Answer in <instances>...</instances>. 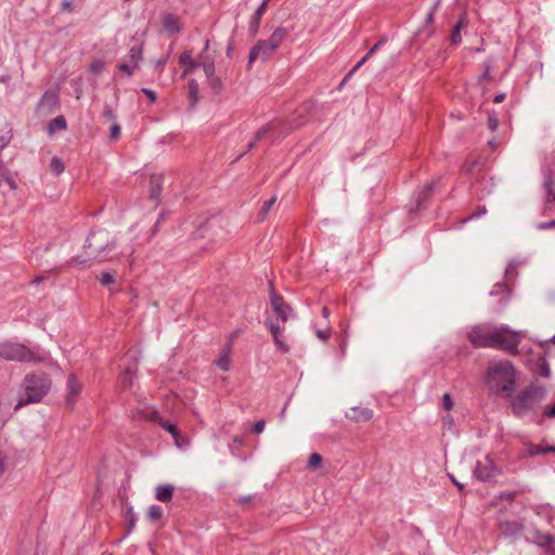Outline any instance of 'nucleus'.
<instances>
[{
    "instance_id": "nucleus-1",
    "label": "nucleus",
    "mask_w": 555,
    "mask_h": 555,
    "mask_svg": "<svg viewBox=\"0 0 555 555\" xmlns=\"http://www.w3.org/2000/svg\"><path fill=\"white\" fill-rule=\"evenodd\" d=\"M115 237L104 229L92 230L83 245V254L73 259V262L87 266L91 260L105 261L116 249Z\"/></svg>"
},
{
    "instance_id": "nucleus-2",
    "label": "nucleus",
    "mask_w": 555,
    "mask_h": 555,
    "mask_svg": "<svg viewBox=\"0 0 555 555\" xmlns=\"http://www.w3.org/2000/svg\"><path fill=\"white\" fill-rule=\"evenodd\" d=\"M547 390L544 386L531 383L516 393L509 402L514 416L521 418L534 411L546 398Z\"/></svg>"
},
{
    "instance_id": "nucleus-3",
    "label": "nucleus",
    "mask_w": 555,
    "mask_h": 555,
    "mask_svg": "<svg viewBox=\"0 0 555 555\" xmlns=\"http://www.w3.org/2000/svg\"><path fill=\"white\" fill-rule=\"evenodd\" d=\"M50 389L51 379L48 374H27L23 379L20 399L14 410H18L29 403L40 402Z\"/></svg>"
},
{
    "instance_id": "nucleus-4",
    "label": "nucleus",
    "mask_w": 555,
    "mask_h": 555,
    "mask_svg": "<svg viewBox=\"0 0 555 555\" xmlns=\"http://www.w3.org/2000/svg\"><path fill=\"white\" fill-rule=\"evenodd\" d=\"M522 337L524 334L521 332L513 331L507 325L492 326L490 348L504 350L512 356H517L519 353L518 346Z\"/></svg>"
},
{
    "instance_id": "nucleus-5",
    "label": "nucleus",
    "mask_w": 555,
    "mask_h": 555,
    "mask_svg": "<svg viewBox=\"0 0 555 555\" xmlns=\"http://www.w3.org/2000/svg\"><path fill=\"white\" fill-rule=\"evenodd\" d=\"M0 357L9 361L36 362L39 360L33 350L17 343L0 344Z\"/></svg>"
},
{
    "instance_id": "nucleus-6",
    "label": "nucleus",
    "mask_w": 555,
    "mask_h": 555,
    "mask_svg": "<svg viewBox=\"0 0 555 555\" xmlns=\"http://www.w3.org/2000/svg\"><path fill=\"white\" fill-rule=\"evenodd\" d=\"M142 59L143 43L138 42L132 46L128 53L120 60V62L117 64V68L128 77H131L134 73V69L139 67Z\"/></svg>"
},
{
    "instance_id": "nucleus-7",
    "label": "nucleus",
    "mask_w": 555,
    "mask_h": 555,
    "mask_svg": "<svg viewBox=\"0 0 555 555\" xmlns=\"http://www.w3.org/2000/svg\"><path fill=\"white\" fill-rule=\"evenodd\" d=\"M499 474L500 469L489 456H486L483 461H478L473 472V476L482 482L492 481Z\"/></svg>"
},
{
    "instance_id": "nucleus-8",
    "label": "nucleus",
    "mask_w": 555,
    "mask_h": 555,
    "mask_svg": "<svg viewBox=\"0 0 555 555\" xmlns=\"http://www.w3.org/2000/svg\"><path fill=\"white\" fill-rule=\"evenodd\" d=\"M270 304L275 314L276 321L286 322L289 318L293 317V309L288 304L284 301L282 296L274 292L272 285L270 293Z\"/></svg>"
},
{
    "instance_id": "nucleus-9",
    "label": "nucleus",
    "mask_w": 555,
    "mask_h": 555,
    "mask_svg": "<svg viewBox=\"0 0 555 555\" xmlns=\"http://www.w3.org/2000/svg\"><path fill=\"white\" fill-rule=\"evenodd\" d=\"M492 326H475L468 333L467 338L475 348H485L491 346Z\"/></svg>"
},
{
    "instance_id": "nucleus-10",
    "label": "nucleus",
    "mask_w": 555,
    "mask_h": 555,
    "mask_svg": "<svg viewBox=\"0 0 555 555\" xmlns=\"http://www.w3.org/2000/svg\"><path fill=\"white\" fill-rule=\"evenodd\" d=\"M60 105V95L56 90H47L37 104V113L49 115Z\"/></svg>"
},
{
    "instance_id": "nucleus-11",
    "label": "nucleus",
    "mask_w": 555,
    "mask_h": 555,
    "mask_svg": "<svg viewBox=\"0 0 555 555\" xmlns=\"http://www.w3.org/2000/svg\"><path fill=\"white\" fill-rule=\"evenodd\" d=\"M276 50L269 44L266 40H258L256 44L250 49L248 55V64L251 65L257 60L266 62L269 60Z\"/></svg>"
},
{
    "instance_id": "nucleus-12",
    "label": "nucleus",
    "mask_w": 555,
    "mask_h": 555,
    "mask_svg": "<svg viewBox=\"0 0 555 555\" xmlns=\"http://www.w3.org/2000/svg\"><path fill=\"white\" fill-rule=\"evenodd\" d=\"M440 183V179L434 180L427 183L422 190H420L415 197V207L413 211L420 212L427 207V202L436 191L438 184Z\"/></svg>"
},
{
    "instance_id": "nucleus-13",
    "label": "nucleus",
    "mask_w": 555,
    "mask_h": 555,
    "mask_svg": "<svg viewBox=\"0 0 555 555\" xmlns=\"http://www.w3.org/2000/svg\"><path fill=\"white\" fill-rule=\"evenodd\" d=\"M438 3H436L427 13L424 25L417 29L414 34V38L417 41H426L435 34L434 16L437 10Z\"/></svg>"
},
{
    "instance_id": "nucleus-14",
    "label": "nucleus",
    "mask_w": 555,
    "mask_h": 555,
    "mask_svg": "<svg viewBox=\"0 0 555 555\" xmlns=\"http://www.w3.org/2000/svg\"><path fill=\"white\" fill-rule=\"evenodd\" d=\"M264 324L269 328L270 333L272 334L274 344L278 347V349L280 351H282L283 353L288 352L289 351L288 345L281 338V333H282L283 328L271 319H267L264 321Z\"/></svg>"
},
{
    "instance_id": "nucleus-15",
    "label": "nucleus",
    "mask_w": 555,
    "mask_h": 555,
    "mask_svg": "<svg viewBox=\"0 0 555 555\" xmlns=\"http://www.w3.org/2000/svg\"><path fill=\"white\" fill-rule=\"evenodd\" d=\"M489 295L491 297L501 296L498 301V309L502 310L505 305L507 304L509 296H511V288L508 287L507 283L505 282H498L493 285L492 289L490 291Z\"/></svg>"
},
{
    "instance_id": "nucleus-16",
    "label": "nucleus",
    "mask_w": 555,
    "mask_h": 555,
    "mask_svg": "<svg viewBox=\"0 0 555 555\" xmlns=\"http://www.w3.org/2000/svg\"><path fill=\"white\" fill-rule=\"evenodd\" d=\"M489 374L493 376H500L505 379L514 376L515 371L513 364L509 361H501L490 366Z\"/></svg>"
},
{
    "instance_id": "nucleus-17",
    "label": "nucleus",
    "mask_w": 555,
    "mask_h": 555,
    "mask_svg": "<svg viewBox=\"0 0 555 555\" xmlns=\"http://www.w3.org/2000/svg\"><path fill=\"white\" fill-rule=\"evenodd\" d=\"M164 29L171 34L177 35L181 31L180 17L172 13H165L162 18Z\"/></svg>"
},
{
    "instance_id": "nucleus-18",
    "label": "nucleus",
    "mask_w": 555,
    "mask_h": 555,
    "mask_svg": "<svg viewBox=\"0 0 555 555\" xmlns=\"http://www.w3.org/2000/svg\"><path fill=\"white\" fill-rule=\"evenodd\" d=\"M66 386H67L66 405H67V408L73 409L76 398L80 393V386H79L75 375L68 376Z\"/></svg>"
},
{
    "instance_id": "nucleus-19",
    "label": "nucleus",
    "mask_w": 555,
    "mask_h": 555,
    "mask_svg": "<svg viewBox=\"0 0 555 555\" xmlns=\"http://www.w3.org/2000/svg\"><path fill=\"white\" fill-rule=\"evenodd\" d=\"M373 410L364 406H353L346 413V417L354 422H367L373 417Z\"/></svg>"
},
{
    "instance_id": "nucleus-20",
    "label": "nucleus",
    "mask_w": 555,
    "mask_h": 555,
    "mask_svg": "<svg viewBox=\"0 0 555 555\" xmlns=\"http://www.w3.org/2000/svg\"><path fill=\"white\" fill-rule=\"evenodd\" d=\"M164 184V176L158 173H153L150 178V198L159 202L160 194Z\"/></svg>"
},
{
    "instance_id": "nucleus-21",
    "label": "nucleus",
    "mask_w": 555,
    "mask_h": 555,
    "mask_svg": "<svg viewBox=\"0 0 555 555\" xmlns=\"http://www.w3.org/2000/svg\"><path fill=\"white\" fill-rule=\"evenodd\" d=\"M266 2H261V4L257 8V10L251 15V18L249 21L248 31L251 37H255L260 27V21L263 14L266 13Z\"/></svg>"
},
{
    "instance_id": "nucleus-22",
    "label": "nucleus",
    "mask_w": 555,
    "mask_h": 555,
    "mask_svg": "<svg viewBox=\"0 0 555 555\" xmlns=\"http://www.w3.org/2000/svg\"><path fill=\"white\" fill-rule=\"evenodd\" d=\"M532 371L533 374L538 377L548 378L551 376V367L547 360L545 359V356H538Z\"/></svg>"
},
{
    "instance_id": "nucleus-23",
    "label": "nucleus",
    "mask_w": 555,
    "mask_h": 555,
    "mask_svg": "<svg viewBox=\"0 0 555 555\" xmlns=\"http://www.w3.org/2000/svg\"><path fill=\"white\" fill-rule=\"evenodd\" d=\"M188 101L190 109H194L199 101V86L195 79L188 82Z\"/></svg>"
},
{
    "instance_id": "nucleus-24",
    "label": "nucleus",
    "mask_w": 555,
    "mask_h": 555,
    "mask_svg": "<svg viewBox=\"0 0 555 555\" xmlns=\"http://www.w3.org/2000/svg\"><path fill=\"white\" fill-rule=\"evenodd\" d=\"M543 186L546 192V203L555 202V179L553 177V172L547 170L544 172V181Z\"/></svg>"
},
{
    "instance_id": "nucleus-25",
    "label": "nucleus",
    "mask_w": 555,
    "mask_h": 555,
    "mask_svg": "<svg viewBox=\"0 0 555 555\" xmlns=\"http://www.w3.org/2000/svg\"><path fill=\"white\" fill-rule=\"evenodd\" d=\"M173 486L169 483L158 485L155 488V498L159 502L167 503L172 500L173 496Z\"/></svg>"
},
{
    "instance_id": "nucleus-26",
    "label": "nucleus",
    "mask_w": 555,
    "mask_h": 555,
    "mask_svg": "<svg viewBox=\"0 0 555 555\" xmlns=\"http://www.w3.org/2000/svg\"><path fill=\"white\" fill-rule=\"evenodd\" d=\"M287 36V28L278 27L266 41H268L269 44L276 50Z\"/></svg>"
},
{
    "instance_id": "nucleus-27",
    "label": "nucleus",
    "mask_w": 555,
    "mask_h": 555,
    "mask_svg": "<svg viewBox=\"0 0 555 555\" xmlns=\"http://www.w3.org/2000/svg\"><path fill=\"white\" fill-rule=\"evenodd\" d=\"M179 63L180 65L185 67L183 76L192 73L198 66V63L192 59V54L190 51H184L180 54Z\"/></svg>"
},
{
    "instance_id": "nucleus-28",
    "label": "nucleus",
    "mask_w": 555,
    "mask_h": 555,
    "mask_svg": "<svg viewBox=\"0 0 555 555\" xmlns=\"http://www.w3.org/2000/svg\"><path fill=\"white\" fill-rule=\"evenodd\" d=\"M134 373V369L127 366L125 371L119 374L118 383L122 389H128L132 386Z\"/></svg>"
},
{
    "instance_id": "nucleus-29",
    "label": "nucleus",
    "mask_w": 555,
    "mask_h": 555,
    "mask_svg": "<svg viewBox=\"0 0 555 555\" xmlns=\"http://www.w3.org/2000/svg\"><path fill=\"white\" fill-rule=\"evenodd\" d=\"M67 128V121L63 115H59L51 119L47 126V131L50 135L54 134L59 130H65Z\"/></svg>"
},
{
    "instance_id": "nucleus-30",
    "label": "nucleus",
    "mask_w": 555,
    "mask_h": 555,
    "mask_svg": "<svg viewBox=\"0 0 555 555\" xmlns=\"http://www.w3.org/2000/svg\"><path fill=\"white\" fill-rule=\"evenodd\" d=\"M527 451L528 453L531 455V456H535V455H545L547 453H555V446H547V447H542V446H539V444H534L532 442H529L527 444Z\"/></svg>"
},
{
    "instance_id": "nucleus-31",
    "label": "nucleus",
    "mask_w": 555,
    "mask_h": 555,
    "mask_svg": "<svg viewBox=\"0 0 555 555\" xmlns=\"http://www.w3.org/2000/svg\"><path fill=\"white\" fill-rule=\"evenodd\" d=\"M500 529L506 535H516L522 530V526L517 521H504L501 522Z\"/></svg>"
},
{
    "instance_id": "nucleus-32",
    "label": "nucleus",
    "mask_w": 555,
    "mask_h": 555,
    "mask_svg": "<svg viewBox=\"0 0 555 555\" xmlns=\"http://www.w3.org/2000/svg\"><path fill=\"white\" fill-rule=\"evenodd\" d=\"M515 383H516V380H515V375H514L512 377L505 378V383L499 387V391L504 392L505 398L508 399L509 402L512 401V398L515 396V395H513Z\"/></svg>"
},
{
    "instance_id": "nucleus-33",
    "label": "nucleus",
    "mask_w": 555,
    "mask_h": 555,
    "mask_svg": "<svg viewBox=\"0 0 555 555\" xmlns=\"http://www.w3.org/2000/svg\"><path fill=\"white\" fill-rule=\"evenodd\" d=\"M276 203V196H272L270 199L266 201L259 211L258 221H263L273 205Z\"/></svg>"
},
{
    "instance_id": "nucleus-34",
    "label": "nucleus",
    "mask_w": 555,
    "mask_h": 555,
    "mask_svg": "<svg viewBox=\"0 0 555 555\" xmlns=\"http://www.w3.org/2000/svg\"><path fill=\"white\" fill-rule=\"evenodd\" d=\"M124 516L128 522L127 533H130L133 530V528L135 527V522H137V516H135V513L133 512V508L131 506H128L125 509Z\"/></svg>"
},
{
    "instance_id": "nucleus-35",
    "label": "nucleus",
    "mask_w": 555,
    "mask_h": 555,
    "mask_svg": "<svg viewBox=\"0 0 555 555\" xmlns=\"http://www.w3.org/2000/svg\"><path fill=\"white\" fill-rule=\"evenodd\" d=\"M163 517V508L162 506L159 505H151L147 509V518L153 521V522H156L158 520H160V518Z\"/></svg>"
},
{
    "instance_id": "nucleus-36",
    "label": "nucleus",
    "mask_w": 555,
    "mask_h": 555,
    "mask_svg": "<svg viewBox=\"0 0 555 555\" xmlns=\"http://www.w3.org/2000/svg\"><path fill=\"white\" fill-rule=\"evenodd\" d=\"M50 169L55 176H60L65 169L63 160L56 156L52 157L50 162Z\"/></svg>"
},
{
    "instance_id": "nucleus-37",
    "label": "nucleus",
    "mask_w": 555,
    "mask_h": 555,
    "mask_svg": "<svg viewBox=\"0 0 555 555\" xmlns=\"http://www.w3.org/2000/svg\"><path fill=\"white\" fill-rule=\"evenodd\" d=\"M269 130H270L269 125L260 128L256 132L254 140L247 144L246 150L250 151L256 145V143L259 142L269 132Z\"/></svg>"
},
{
    "instance_id": "nucleus-38",
    "label": "nucleus",
    "mask_w": 555,
    "mask_h": 555,
    "mask_svg": "<svg viewBox=\"0 0 555 555\" xmlns=\"http://www.w3.org/2000/svg\"><path fill=\"white\" fill-rule=\"evenodd\" d=\"M555 539L550 533H539L537 535V543L541 546H548V548L552 547V544H554Z\"/></svg>"
},
{
    "instance_id": "nucleus-39",
    "label": "nucleus",
    "mask_w": 555,
    "mask_h": 555,
    "mask_svg": "<svg viewBox=\"0 0 555 555\" xmlns=\"http://www.w3.org/2000/svg\"><path fill=\"white\" fill-rule=\"evenodd\" d=\"M539 344L544 348L545 354L555 357V335L551 339L540 341Z\"/></svg>"
},
{
    "instance_id": "nucleus-40",
    "label": "nucleus",
    "mask_w": 555,
    "mask_h": 555,
    "mask_svg": "<svg viewBox=\"0 0 555 555\" xmlns=\"http://www.w3.org/2000/svg\"><path fill=\"white\" fill-rule=\"evenodd\" d=\"M98 280L103 286H108L115 282V273L109 271H103L99 275Z\"/></svg>"
},
{
    "instance_id": "nucleus-41",
    "label": "nucleus",
    "mask_w": 555,
    "mask_h": 555,
    "mask_svg": "<svg viewBox=\"0 0 555 555\" xmlns=\"http://www.w3.org/2000/svg\"><path fill=\"white\" fill-rule=\"evenodd\" d=\"M208 85L215 94H219L223 89V82H222L221 78H219L217 76L209 79Z\"/></svg>"
},
{
    "instance_id": "nucleus-42",
    "label": "nucleus",
    "mask_w": 555,
    "mask_h": 555,
    "mask_svg": "<svg viewBox=\"0 0 555 555\" xmlns=\"http://www.w3.org/2000/svg\"><path fill=\"white\" fill-rule=\"evenodd\" d=\"M461 31H462V29L459 26H455V25L453 26L452 31L450 34V38H449L451 44L457 46L462 42Z\"/></svg>"
},
{
    "instance_id": "nucleus-43",
    "label": "nucleus",
    "mask_w": 555,
    "mask_h": 555,
    "mask_svg": "<svg viewBox=\"0 0 555 555\" xmlns=\"http://www.w3.org/2000/svg\"><path fill=\"white\" fill-rule=\"evenodd\" d=\"M143 418L155 423L157 425H160V423L164 421V417L159 414L158 411H152L151 413H144Z\"/></svg>"
},
{
    "instance_id": "nucleus-44",
    "label": "nucleus",
    "mask_w": 555,
    "mask_h": 555,
    "mask_svg": "<svg viewBox=\"0 0 555 555\" xmlns=\"http://www.w3.org/2000/svg\"><path fill=\"white\" fill-rule=\"evenodd\" d=\"M322 460L319 453H312L308 460V467L311 469L318 468L322 464Z\"/></svg>"
},
{
    "instance_id": "nucleus-45",
    "label": "nucleus",
    "mask_w": 555,
    "mask_h": 555,
    "mask_svg": "<svg viewBox=\"0 0 555 555\" xmlns=\"http://www.w3.org/2000/svg\"><path fill=\"white\" fill-rule=\"evenodd\" d=\"M203 69H204V73H205V76H206L207 80L216 77L215 76V62L214 61H206L204 66H203Z\"/></svg>"
},
{
    "instance_id": "nucleus-46",
    "label": "nucleus",
    "mask_w": 555,
    "mask_h": 555,
    "mask_svg": "<svg viewBox=\"0 0 555 555\" xmlns=\"http://www.w3.org/2000/svg\"><path fill=\"white\" fill-rule=\"evenodd\" d=\"M217 366L222 371H229L230 369V359L227 354H221L216 361Z\"/></svg>"
},
{
    "instance_id": "nucleus-47",
    "label": "nucleus",
    "mask_w": 555,
    "mask_h": 555,
    "mask_svg": "<svg viewBox=\"0 0 555 555\" xmlns=\"http://www.w3.org/2000/svg\"><path fill=\"white\" fill-rule=\"evenodd\" d=\"M170 435L172 436V438L175 440V444L178 448H182L183 446H185L188 443V441L182 437V435H181L180 430L178 429V427Z\"/></svg>"
},
{
    "instance_id": "nucleus-48",
    "label": "nucleus",
    "mask_w": 555,
    "mask_h": 555,
    "mask_svg": "<svg viewBox=\"0 0 555 555\" xmlns=\"http://www.w3.org/2000/svg\"><path fill=\"white\" fill-rule=\"evenodd\" d=\"M486 214H487L486 206H483V205L482 206H478L473 214H470L467 218H465L464 222H467V221L474 220V219H478V218H480L481 216H483Z\"/></svg>"
},
{
    "instance_id": "nucleus-49",
    "label": "nucleus",
    "mask_w": 555,
    "mask_h": 555,
    "mask_svg": "<svg viewBox=\"0 0 555 555\" xmlns=\"http://www.w3.org/2000/svg\"><path fill=\"white\" fill-rule=\"evenodd\" d=\"M257 499V495H242V496H238L236 498L234 501L238 504V505H242V506H245L247 504H250L253 502H255Z\"/></svg>"
},
{
    "instance_id": "nucleus-50",
    "label": "nucleus",
    "mask_w": 555,
    "mask_h": 555,
    "mask_svg": "<svg viewBox=\"0 0 555 555\" xmlns=\"http://www.w3.org/2000/svg\"><path fill=\"white\" fill-rule=\"evenodd\" d=\"M102 116L104 119H106L107 121H114L116 122V114L115 112L113 111V108L109 106V105H105L104 106V109H103V113H102Z\"/></svg>"
},
{
    "instance_id": "nucleus-51",
    "label": "nucleus",
    "mask_w": 555,
    "mask_h": 555,
    "mask_svg": "<svg viewBox=\"0 0 555 555\" xmlns=\"http://www.w3.org/2000/svg\"><path fill=\"white\" fill-rule=\"evenodd\" d=\"M483 66H485L483 73L478 78V82L479 83L485 81V80H490L491 79V76H490L491 61L485 62Z\"/></svg>"
},
{
    "instance_id": "nucleus-52",
    "label": "nucleus",
    "mask_w": 555,
    "mask_h": 555,
    "mask_svg": "<svg viewBox=\"0 0 555 555\" xmlns=\"http://www.w3.org/2000/svg\"><path fill=\"white\" fill-rule=\"evenodd\" d=\"M12 138V130L7 131L5 133H0V151L11 142Z\"/></svg>"
},
{
    "instance_id": "nucleus-53",
    "label": "nucleus",
    "mask_w": 555,
    "mask_h": 555,
    "mask_svg": "<svg viewBox=\"0 0 555 555\" xmlns=\"http://www.w3.org/2000/svg\"><path fill=\"white\" fill-rule=\"evenodd\" d=\"M499 126V119L494 113H490L488 116V127L491 131H495Z\"/></svg>"
},
{
    "instance_id": "nucleus-54",
    "label": "nucleus",
    "mask_w": 555,
    "mask_h": 555,
    "mask_svg": "<svg viewBox=\"0 0 555 555\" xmlns=\"http://www.w3.org/2000/svg\"><path fill=\"white\" fill-rule=\"evenodd\" d=\"M453 399L450 393H443L442 396V408L446 411H450L453 408Z\"/></svg>"
},
{
    "instance_id": "nucleus-55",
    "label": "nucleus",
    "mask_w": 555,
    "mask_h": 555,
    "mask_svg": "<svg viewBox=\"0 0 555 555\" xmlns=\"http://www.w3.org/2000/svg\"><path fill=\"white\" fill-rule=\"evenodd\" d=\"M387 39L385 37L380 38L366 53V57H371L377 50H379L385 43Z\"/></svg>"
},
{
    "instance_id": "nucleus-56",
    "label": "nucleus",
    "mask_w": 555,
    "mask_h": 555,
    "mask_svg": "<svg viewBox=\"0 0 555 555\" xmlns=\"http://www.w3.org/2000/svg\"><path fill=\"white\" fill-rule=\"evenodd\" d=\"M104 68V62L101 60H96L91 63L90 70L94 74H100Z\"/></svg>"
},
{
    "instance_id": "nucleus-57",
    "label": "nucleus",
    "mask_w": 555,
    "mask_h": 555,
    "mask_svg": "<svg viewBox=\"0 0 555 555\" xmlns=\"http://www.w3.org/2000/svg\"><path fill=\"white\" fill-rule=\"evenodd\" d=\"M468 23H469V21H468L467 13H466V12H463V13L460 15V17H459L457 22H456L454 25H455V26H459L461 29H463V28H466V27L468 26Z\"/></svg>"
},
{
    "instance_id": "nucleus-58",
    "label": "nucleus",
    "mask_w": 555,
    "mask_h": 555,
    "mask_svg": "<svg viewBox=\"0 0 555 555\" xmlns=\"http://www.w3.org/2000/svg\"><path fill=\"white\" fill-rule=\"evenodd\" d=\"M370 57L366 54L348 72L346 78H350Z\"/></svg>"
},
{
    "instance_id": "nucleus-59",
    "label": "nucleus",
    "mask_w": 555,
    "mask_h": 555,
    "mask_svg": "<svg viewBox=\"0 0 555 555\" xmlns=\"http://www.w3.org/2000/svg\"><path fill=\"white\" fill-rule=\"evenodd\" d=\"M163 429H165L166 431H168L169 434H171L172 431L176 430L177 426L171 423L170 421L168 420H165L160 423L159 425Z\"/></svg>"
},
{
    "instance_id": "nucleus-60",
    "label": "nucleus",
    "mask_w": 555,
    "mask_h": 555,
    "mask_svg": "<svg viewBox=\"0 0 555 555\" xmlns=\"http://www.w3.org/2000/svg\"><path fill=\"white\" fill-rule=\"evenodd\" d=\"M315 335L323 341H326L331 336V328L327 327L325 330H317Z\"/></svg>"
},
{
    "instance_id": "nucleus-61",
    "label": "nucleus",
    "mask_w": 555,
    "mask_h": 555,
    "mask_svg": "<svg viewBox=\"0 0 555 555\" xmlns=\"http://www.w3.org/2000/svg\"><path fill=\"white\" fill-rule=\"evenodd\" d=\"M120 134V126L117 122H114L109 130V137L113 140H116Z\"/></svg>"
},
{
    "instance_id": "nucleus-62",
    "label": "nucleus",
    "mask_w": 555,
    "mask_h": 555,
    "mask_svg": "<svg viewBox=\"0 0 555 555\" xmlns=\"http://www.w3.org/2000/svg\"><path fill=\"white\" fill-rule=\"evenodd\" d=\"M141 92L147 96L151 103H154L157 99L156 93L149 88H142Z\"/></svg>"
},
{
    "instance_id": "nucleus-63",
    "label": "nucleus",
    "mask_w": 555,
    "mask_h": 555,
    "mask_svg": "<svg viewBox=\"0 0 555 555\" xmlns=\"http://www.w3.org/2000/svg\"><path fill=\"white\" fill-rule=\"evenodd\" d=\"M537 228L539 230H548L555 228V219L545 222H540L538 223Z\"/></svg>"
},
{
    "instance_id": "nucleus-64",
    "label": "nucleus",
    "mask_w": 555,
    "mask_h": 555,
    "mask_svg": "<svg viewBox=\"0 0 555 555\" xmlns=\"http://www.w3.org/2000/svg\"><path fill=\"white\" fill-rule=\"evenodd\" d=\"M264 427H266V422L263 420H260L254 424L253 429L256 434H261L264 430Z\"/></svg>"
}]
</instances>
